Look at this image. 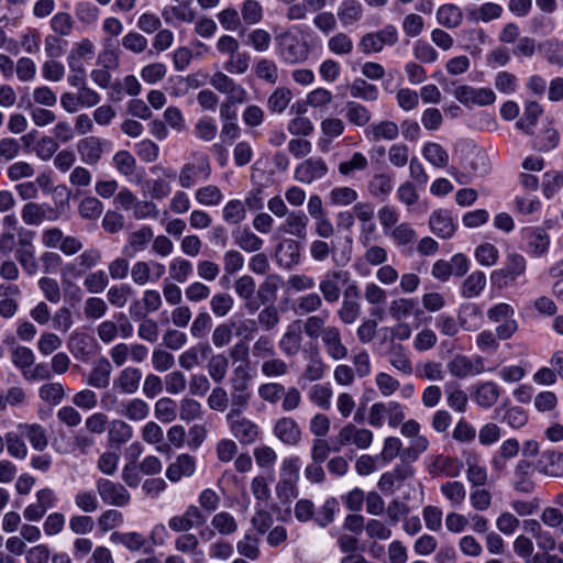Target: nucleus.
<instances>
[{
  "instance_id": "f257e3e1",
  "label": "nucleus",
  "mask_w": 563,
  "mask_h": 563,
  "mask_svg": "<svg viewBox=\"0 0 563 563\" xmlns=\"http://www.w3.org/2000/svg\"><path fill=\"white\" fill-rule=\"evenodd\" d=\"M278 55L285 63L299 64L309 58V44L290 32H283L276 36Z\"/></svg>"
},
{
  "instance_id": "f03ea898",
  "label": "nucleus",
  "mask_w": 563,
  "mask_h": 563,
  "mask_svg": "<svg viewBox=\"0 0 563 563\" xmlns=\"http://www.w3.org/2000/svg\"><path fill=\"white\" fill-rule=\"evenodd\" d=\"M59 219V210L48 203L30 201L21 208V220L25 225L40 227L44 222H56Z\"/></svg>"
},
{
  "instance_id": "7ed1b4c3",
  "label": "nucleus",
  "mask_w": 563,
  "mask_h": 563,
  "mask_svg": "<svg viewBox=\"0 0 563 563\" xmlns=\"http://www.w3.org/2000/svg\"><path fill=\"white\" fill-rule=\"evenodd\" d=\"M397 42L398 31L389 24L377 32L364 34L360 40L358 47L364 54L379 53L385 46H393Z\"/></svg>"
},
{
  "instance_id": "20e7f679",
  "label": "nucleus",
  "mask_w": 563,
  "mask_h": 563,
  "mask_svg": "<svg viewBox=\"0 0 563 563\" xmlns=\"http://www.w3.org/2000/svg\"><path fill=\"white\" fill-rule=\"evenodd\" d=\"M526 272V260L521 254L509 253L506 258L505 267L496 269L490 274V282L498 288H504L514 283Z\"/></svg>"
},
{
  "instance_id": "39448f33",
  "label": "nucleus",
  "mask_w": 563,
  "mask_h": 563,
  "mask_svg": "<svg viewBox=\"0 0 563 563\" xmlns=\"http://www.w3.org/2000/svg\"><path fill=\"white\" fill-rule=\"evenodd\" d=\"M373 439L374 434L371 430L366 428H358L354 423L350 422L340 429L335 438L338 446L333 450L339 451L342 446L349 444H354L361 450H366L371 446Z\"/></svg>"
},
{
  "instance_id": "423d86ee",
  "label": "nucleus",
  "mask_w": 563,
  "mask_h": 563,
  "mask_svg": "<svg viewBox=\"0 0 563 563\" xmlns=\"http://www.w3.org/2000/svg\"><path fill=\"white\" fill-rule=\"evenodd\" d=\"M350 280V274L345 271H328L319 282V290L322 300L328 303L336 302L341 297V286Z\"/></svg>"
},
{
  "instance_id": "0eeeda50",
  "label": "nucleus",
  "mask_w": 563,
  "mask_h": 563,
  "mask_svg": "<svg viewBox=\"0 0 563 563\" xmlns=\"http://www.w3.org/2000/svg\"><path fill=\"white\" fill-rule=\"evenodd\" d=\"M97 492L104 504L124 507L131 500V495L128 489L117 482L108 478H99L96 482Z\"/></svg>"
},
{
  "instance_id": "6e6552de",
  "label": "nucleus",
  "mask_w": 563,
  "mask_h": 563,
  "mask_svg": "<svg viewBox=\"0 0 563 563\" xmlns=\"http://www.w3.org/2000/svg\"><path fill=\"white\" fill-rule=\"evenodd\" d=\"M211 167L207 155H202L198 162L185 164L180 172L178 181L181 188H190L198 180H207L210 177Z\"/></svg>"
},
{
  "instance_id": "1a4fd4ad",
  "label": "nucleus",
  "mask_w": 563,
  "mask_h": 563,
  "mask_svg": "<svg viewBox=\"0 0 563 563\" xmlns=\"http://www.w3.org/2000/svg\"><path fill=\"white\" fill-rule=\"evenodd\" d=\"M210 85L219 92L227 96L225 101L244 103L247 100V92L244 87L236 84L231 77L222 71H217L210 78Z\"/></svg>"
},
{
  "instance_id": "9d476101",
  "label": "nucleus",
  "mask_w": 563,
  "mask_h": 563,
  "mask_svg": "<svg viewBox=\"0 0 563 563\" xmlns=\"http://www.w3.org/2000/svg\"><path fill=\"white\" fill-rule=\"evenodd\" d=\"M454 97L464 106L476 104L479 107L493 104L496 95L490 88H474L462 85L455 88Z\"/></svg>"
},
{
  "instance_id": "9b49d317",
  "label": "nucleus",
  "mask_w": 563,
  "mask_h": 563,
  "mask_svg": "<svg viewBox=\"0 0 563 563\" xmlns=\"http://www.w3.org/2000/svg\"><path fill=\"white\" fill-rule=\"evenodd\" d=\"M328 165L321 157H310L301 162L295 169L294 178L302 184H311L328 174Z\"/></svg>"
},
{
  "instance_id": "f8f14e48",
  "label": "nucleus",
  "mask_w": 563,
  "mask_h": 563,
  "mask_svg": "<svg viewBox=\"0 0 563 563\" xmlns=\"http://www.w3.org/2000/svg\"><path fill=\"white\" fill-rule=\"evenodd\" d=\"M227 421L230 426L232 435L241 444H252L258 438L260 428L252 420L243 416H238V418L227 417Z\"/></svg>"
},
{
  "instance_id": "ddd939ff",
  "label": "nucleus",
  "mask_w": 563,
  "mask_h": 563,
  "mask_svg": "<svg viewBox=\"0 0 563 563\" xmlns=\"http://www.w3.org/2000/svg\"><path fill=\"white\" fill-rule=\"evenodd\" d=\"M534 468L540 474L548 477H563V452L556 450H544L540 454Z\"/></svg>"
},
{
  "instance_id": "4468645a",
  "label": "nucleus",
  "mask_w": 563,
  "mask_h": 563,
  "mask_svg": "<svg viewBox=\"0 0 563 563\" xmlns=\"http://www.w3.org/2000/svg\"><path fill=\"white\" fill-rule=\"evenodd\" d=\"M463 470V462L457 457L443 454L435 455L428 464V472L432 477H457Z\"/></svg>"
},
{
  "instance_id": "2eb2a0df",
  "label": "nucleus",
  "mask_w": 563,
  "mask_h": 563,
  "mask_svg": "<svg viewBox=\"0 0 563 563\" xmlns=\"http://www.w3.org/2000/svg\"><path fill=\"white\" fill-rule=\"evenodd\" d=\"M511 485L515 490L531 494L536 489L532 464L526 460H519L514 468Z\"/></svg>"
},
{
  "instance_id": "dca6fc26",
  "label": "nucleus",
  "mask_w": 563,
  "mask_h": 563,
  "mask_svg": "<svg viewBox=\"0 0 563 563\" xmlns=\"http://www.w3.org/2000/svg\"><path fill=\"white\" fill-rule=\"evenodd\" d=\"M108 144L106 140L97 136H86L77 144V151L82 163L96 165L103 154V147Z\"/></svg>"
},
{
  "instance_id": "f3484780",
  "label": "nucleus",
  "mask_w": 563,
  "mask_h": 563,
  "mask_svg": "<svg viewBox=\"0 0 563 563\" xmlns=\"http://www.w3.org/2000/svg\"><path fill=\"white\" fill-rule=\"evenodd\" d=\"M320 340L331 360L341 361L347 356V346L343 343L341 330L336 325H330L328 332Z\"/></svg>"
},
{
  "instance_id": "a211bd4d",
  "label": "nucleus",
  "mask_w": 563,
  "mask_h": 563,
  "mask_svg": "<svg viewBox=\"0 0 563 563\" xmlns=\"http://www.w3.org/2000/svg\"><path fill=\"white\" fill-rule=\"evenodd\" d=\"M96 340L85 332H73L67 341L69 352L78 360H88L95 353Z\"/></svg>"
},
{
  "instance_id": "6ab92c4d",
  "label": "nucleus",
  "mask_w": 563,
  "mask_h": 563,
  "mask_svg": "<svg viewBox=\"0 0 563 563\" xmlns=\"http://www.w3.org/2000/svg\"><path fill=\"white\" fill-rule=\"evenodd\" d=\"M429 228L437 236L451 239L456 230V223L449 210L438 209L430 216Z\"/></svg>"
},
{
  "instance_id": "aec40b11",
  "label": "nucleus",
  "mask_w": 563,
  "mask_h": 563,
  "mask_svg": "<svg viewBox=\"0 0 563 563\" xmlns=\"http://www.w3.org/2000/svg\"><path fill=\"white\" fill-rule=\"evenodd\" d=\"M196 472V460L189 454H179L166 468V477L178 483L183 477H191Z\"/></svg>"
},
{
  "instance_id": "412c9836",
  "label": "nucleus",
  "mask_w": 563,
  "mask_h": 563,
  "mask_svg": "<svg viewBox=\"0 0 563 563\" xmlns=\"http://www.w3.org/2000/svg\"><path fill=\"white\" fill-rule=\"evenodd\" d=\"M275 437L287 445H296L301 439V430L295 419L290 417L279 418L274 426Z\"/></svg>"
},
{
  "instance_id": "4be33fe9",
  "label": "nucleus",
  "mask_w": 563,
  "mask_h": 563,
  "mask_svg": "<svg viewBox=\"0 0 563 563\" xmlns=\"http://www.w3.org/2000/svg\"><path fill=\"white\" fill-rule=\"evenodd\" d=\"M142 379V372L136 367H125L113 380V388L125 395H133L137 391Z\"/></svg>"
},
{
  "instance_id": "5701e85b",
  "label": "nucleus",
  "mask_w": 563,
  "mask_h": 563,
  "mask_svg": "<svg viewBox=\"0 0 563 563\" xmlns=\"http://www.w3.org/2000/svg\"><path fill=\"white\" fill-rule=\"evenodd\" d=\"M450 374L457 378L476 375L483 371V361L476 358L474 362L465 355H455L449 363Z\"/></svg>"
},
{
  "instance_id": "b1692460",
  "label": "nucleus",
  "mask_w": 563,
  "mask_h": 563,
  "mask_svg": "<svg viewBox=\"0 0 563 563\" xmlns=\"http://www.w3.org/2000/svg\"><path fill=\"white\" fill-rule=\"evenodd\" d=\"M301 245L298 241L286 239L276 247V258L279 265L291 268L300 262Z\"/></svg>"
},
{
  "instance_id": "393cba45",
  "label": "nucleus",
  "mask_w": 563,
  "mask_h": 563,
  "mask_svg": "<svg viewBox=\"0 0 563 563\" xmlns=\"http://www.w3.org/2000/svg\"><path fill=\"white\" fill-rule=\"evenodd\" d=\"M111 373L112 365L110 361L102 356L93 362L87 384L98 389L107 388L110 384Z\"/></svg>"
},
{
  "instance_id": "a878e982",
  "label": "nucleus",
  "mask_w": 563,
  "mask_h": 563,
  "mask_svg": "<svg viewBox=\"0 0 563 563\" xmlns=\"http://www.w3.org/2000/svg\"><path fill=\"white\" fill-rule=\"evenodd\" d=\"M21 295L20 287L18 285H0V317L4 319L13 318L19 310V302L14 297Z\"/></svg>"
},
{
  "instance_id": "bb28decb",
  "label": "nucleus",
  "mask_w": 563,
  "mask_h": 563,
  "mask_svg": "<svg viewBox=\"0 0 563 563\" xmlns=\"http://www.w3.org/2000/svg\"><path fill=\"white\" fill-rule=\"evenodd\" d=\"M308 216L301 211H290L283 223V231L299 240H306L308 235Z\"/></svg>"
},
{
  "instance_id": "cd10ccee",
  "label": "nucleus",
  "mask_w": 563,
  "mask_h": 563,
  "mask_svg": "<svg viewBox=\"0 0 563 563\" xmlns=\"http://www.w3.org/2000/svg\"><path fill=\"white\" fill-rule=\"evenodd\" d=\"M153 238L154 232L151 227H141L129 234L128 242L123 247V253L133 256L135 253L144 251Z\"/></svg>"
},
{
  "instance_id": "c85d7f7f",
  "label": "nucleus",
  "mask_w": 563,
  "mask_h": 563,
  "mask_svg": "<svg viewBox=\"0 0 563 563\" xmlns=\"http://www.w3.org/2000/svg\"><path fill=\"white\" fill-rule=\"evenodd\" d=\"M394 188V176L388 173H378L367 183L368 194L382 201H385L391 194Z\"/></svg>"
},
{
  "instance_id": "c756f323",
  "label": "nucleus",
  "mask_w": 563,
  "mask_h": 563,
  "mask_svg": "<svg viewBox=\"0 0 563 563\" xmlns=\"http://www.w3.org/2000/svg\"><path fill=\"white\" fill-rule=\"evenodd\" d=\"M413 474L412 466L408 464L397 465L393 471L386 472L380 476L378 488L383 492H391L396 483L411 478Z\"/></svg>"
},
{
  "instance_id": "7c9ffc66",
  "label": "nucleus",
  "mask_w": 563,
  "mask_h": 563,
  "mask_svg": "<svg viewBox=\"0 0 563 563\" xmlns=\"http://www.w3.org/2000/svg\"><path fill=\"white\" fill-rule=\"evenodd\" d=\"M528 252L536 257L543 255L550 245V236L542 228L530 229L526 232Z\"/></svg>"
},
{
  "instance_id": "2f4dec72",
  "label": "nucleus",
  "mask_w": 563,
  "mask_h": 563,
  "mask_svg": "<svg viewBox=\"0 0 563 563\" xmlns=\"http://www.w3.org/2000/svg\"><path fill=\"white\" fill-rule=\"evenodd\" d=\"M399 134V128L398 125L388 120L380 121L378 123H374L369 125L365 130V135L369 141H380V140H387L393 141L397 139Z\"/></svg>"
},
{
  "instance_id": "473e14b6",
  "label": "nucleus",
  "mask_w": 563,
  "mask_h": 563,
  "mask_svg": "<svg viewBox=\"0 0 563 563\" xmlns=\"http://www.w3.org/2000/svg\"><path fill=\"white\" fill-rule=\"evenodd\" d=\"M101 261V252L96 249H88L84 251L75 263L68 264L66 269L74 273L75 276H80L85 272L96 267Z\"/></svg>"
},
{
  "instance_id": "72a5a7b5",
  "label": "nucleus",
  "mask_w": 563,
  "mask_h": 563,
  "mask_svg": "<svg viewBox=\"0 0 563 563\" xmlns=\"http://www.w3.org/2000/svg\"><path fill=\"white\" fill-rule=\"evenodd\" d=\"M177 2L176 5L165 7L162 11V16L167 23L173 22L174 20H179L184 22H191L195 18V12L191 9L192 0H175Z\"/></svg>"
},
{
  "instance_id": "f704fd0d",
  "label": "nucleus",
  "mask_w": 563,
  "mask_h": 563,
  "mask_svg": "<svg viewBox=\"0 0 563 563\" xmlns=\"http://www.w3.org/2000/svg\"><path fill=\"white\" fill-rule=\"evenodd\" d=\"M150 407L146 401L141 398H133L121 404L118 413L130 421H142L147 418Z\"/></svg>"
},
{
  "instance_id": "c9c22d12",
  "label": "nucleus",
  "mask_w": 563,
  "mask_h": 563,
  "mask_svg": "<svg viewBox=\"0 0 563 563\" xmlns=\"http://www.w3.org/2000/svg\"><path fill=\"white\" fill-rule=\"evenodd\" d=\"M329 311L309 316L303 322L305 334L311 340L321 339L330 328L327 325Z\"/></svg>"
},
{
  "instance_id": "e433bc0d",
  "label": "nucleus",
  "mask_w": 563,
  "mask_h": 563,
  "mask_svg": "<svg viewBox=\"0 0 563 563\" xmlns=\"http://www.w3.org/2000/svg\"><path fill=\"white\" fill-rule=\"evenodd\" d=\"M211 352V347L209 344L207 343H199L188 350H186L185 352H183L179 357H178V362H179V365L189 371L191 368H194L195 366H197L201 360H203L205 357H207Z\"/></svg>"
},
{
  "instance_id": "4c0bfd02",
  "label": "nucleus",
  "mask_w": 563,
  "mask_h": 563,
  "mask_svg": "<svg viewBox=\"0 0 563 563\" xmlns=\"http://www.w3.org/2000/svg\"><path fill=\"white\" fill-rule=\"evenodd\" d=\"M437 21L444 27L455 29L460 26L463 21V12L455 4H442L437 10Z\"/></svg>"
},
{
  "instance_id": "58836bf2",
  "label": "nucleus",
  "mask_w": 563,
  "mask_h": 563,
  "mask_svg": "<svg viewBox=\"0 0 563 563\" xmlns=\"http://www.w3.org/2000/svg\"><path fill=\"white\" fill-rule=\"evenodd\" d=\"M19 430L22 431L24 437H26L34 450L44 451L47 448V434L41 424H20Z\"/></svg>"
},
{
  "instance_id": "ea45409f",
  "label": "nucleus",
  "mask_w": 563,
  "mask_h": 563,
  "mask_svg": "<svg viewBox=\"0 0 563 563\" xmlns=\"http://www.w3.org/2000/svg\"><path fill=\"white\" fill-rule=\"evenodd\" d=\"M486 275L483 272H473L461 286L462 297L470 299L479 296L486 287Z\"/></svg>"
},
{
  "instance_id": "a19ab883",
  "label": "nucleus",
  "mask_w": 563,
  "mask_h": 563,
  "mask_svg": "<svg viewBox=\"0 0 563 563\" xmlns=\"http://www.w3.org/2000/svg\"><path fill=\"white\" fill-rule=\"evenodd\" d=\"M440 492L454 508L462 506L466 498V488L464 484L459 481L443 483L440 486Z\"/></svg>"
},
{
  "instance_id": "79ce46f5",
  "label": "nucleus",
  "mask_w": 563,
  "mask_h": 563,
  "mask_svg": "<svg viewBox=\"0 0 563 563\" xmlns=\"http://www.w3.org/2000/svg\"><path fill=\"white\" fill-rule=\"evenodd\" d=\"M322 305V297L318 292L312 291L298 297L295 301L294 310L300 316L311 314L319 311Z\"/></svg>"
},
{
  "instance_id": "37998d69",
  "label": "nucleus",
  "mask_w": 563,
  "mask_h": 563,
  "mask_svg": "<svg viewBox=\"0 0 563 563\" xmlns=\"http://www.w3.org/2000/svg\"><path fill=\"white\" fill-rule=\"evenodd\" d=\"M501 13V5L493 2H486L483 3L479 8L470 9L467 11V18L474 22H489L492 20L499 19Z\"/></svg>"
},
{
  "instance_id": "c03bdc74",
  "label": "nucleus",
  "mask_w": 563,
  "mask_h": 563,
  "mask_svg": "<svg viewBox=\"0 0 563 563\" xmlns=\"http://www.w3.org/2000/svg\"><path fill=\"white\" fill-rule=\"evenodd\" d=\"M499 398V387L493 382H486L477 386L474 395L476 404L484 408H489Z\"/></svg>"
},
{
  "instance_id": "a18cd8bd",
  "label": "nucleus",
  "mask_w": 563,
  "mask_h": 563,
  "mask_svg": "<svg viewBox=\"0 0 563 563\" xmlns=\"http://www.w3.org/2000/svg\"><path fill=\"white\" fill-rule=\"evenodd\" d=\"M338 16L343 25L354 24L363 16L362 4L356 0H344L338 9Z\"/></svg>"
},
{
  "instance_id": "49530a36",
  "label": "nucleus",
  "mask_w": 563,
  "mask_h": 563,
  "mask_svg": "<svg viewBox=\"0 0 563 563\" xmlns=\"http://www.w3.org/2000/svg\"><path fill=\"white\" fill-rule=\"evenodd\" d=\"M345 118L355 126H365L372 119L371 111L361 103L349 101L345 106Z\"/></svg>"
},
{
  "instance_id": "de8ad7c7",
  "label": "nucleus",
  "mask_w": 563,
  "mask_h": 563,
  "mask_svg": "<svg viewBox=\"0 0 563 563\" xmlns=\"http://www.w3.org/2000/svg\"><path fill=\"white\" fill-rule=\"evenodd\" d=\"M234 243L245 252H257L263 247L264 241L249 228H244L233 234Z\"/></svg>"
},
{
  "instance_id": "09e8293b",
  "label": "nucleus",
  "mask_w": 563,
  "mask_h": 563,
  "mask_svg": "<svg viewBox=\"0 0 563 563\" xmlns=\"http://www.w3.org/2000/svg\"><path fill=\"white\" fill-rule=\"evenodd\" d=\"M397 246H409L417 241V233L411 224L401 222L387 234Z\"/></svg>"
},
{
  "instance_id": "8fccbe9b",
  "label": "nucleus",
  "mask_w": 563,
  "mask_h": 563,
  "mask_svg": "<svg viewBox=\"0 0 563 563\" xmlns=\"http://www.w3.org/2000/svg\"><path fill=\"white\" fill-rule=\"evenodd\" d=\"M422 155L434 167L443 168L449 164V154L439 143L424 144Z\"/></svg>"
},
{
  "instance_id": "3c124183",
  "label": "nucleus",
  "mask_w": 563,
  "mask_h": 563,
  "mask_svg": "<svg viewBox=\"0 0 563 563\" xmlns=\"http://www.w3.org/2000/svg\"><path fill=\"white\" fill-rule=\"evenodd\" d=\"M301 334L295 329L288 328V330L282 335L278 346L282 353L286 356H295L301 349Z\"/></svg>"
},
{
  "instance_id": "603ef678",
  "label": "nucleus",
  "mask_w": 563,
  "mask_h": 563,
  "mask_svg": "<svg viewBox=\"0 0 563 563\" xmlns=\"http://www.w3.org/2000/svg\"><path fill=\"white\" fill-rule=\"evenodd\" d=\"M14 257L27 276H34L40 269L37 258L33 249L18 247Z\"/></svg>"
},
{
  "instance_id": "864d4df0",
  "label": "nucleus",
  "mask_w": 563,
  "mask_h": 563,
  "mask_svg": "<svg viewBox=\"0 0 563 563\" xmlns=\"http://www.w3.org/2000/svg\"><path fill=\"white\" fill-rule=\"evenodd\" d=\"M542 112V107L538 102H528L525 107L523 117L517 122V128L525 131L527 134H531Z\"/></svg>"
},
{
  "instance_id": "5fc2aeb1",
  "label": "nucleus",
  "mask_w": 563,
  "mask_h": 563,
  "mask_svg": "<svg viewBox=\"0 0 563 563\" xmlns=\"http://www.w3.org/2000/svg\"><path fill=\"white\" fill-rule=\"evenodd\" d=\"M178 405L168 397H163L155 402L154 415L163 423H169L177 417Z\"/></svg>"
},
{
  "instance_id": "6e6d98bb",
  "label": "nucleus",
  "mask_w": 563,
  "mask_h": 563,
  "mask_svg": "<svg viewBox=\"0 0 563 563\" xmlns=\"http://www.w3.org/2000/svg\"><path fill=\"white\" fill-rule=\"evenodd\" d=\"M260 539L253 532H246L243 538L238 541V553L249 560H257L260 556Z\"/></svg>"
},
{
  "instance_id": "4d7b16f0",
  "label": "nucleus",
  "mask_w": 563,
  "mask_h": 563,
  "mask_svg": "<svg viewBox=\"0 0 563 563\" xmlns=\"http://www.w3.org/2000/svg\"><path fill=\"white\" fill-rule=\"evenodd\" d=\"M358 195L355 189L351 187H335L329 195L328 200L331 206L334 207H346L355 202Z\"/></svg>"
},
{
  "instance_id": "13d9d810",
  "label": "nucleus",
  "mask_w": 563,
  "mask_h": 563,
  "mask_svg": "<svg viewBox=\"0 0 563 563\" xmlns=\"http://www.w3.org/2000/svg\"><path fill=\"white\" fill-rule=\"evenodd\" d=\"M368 167L367 157L361 152H354L350 159L339 164L338 170L344 177H350L354 172H363Z\"/></svg>"
},
{
  "instance_id": "bf43d9fd",
  "label": "nucleus",
  "mask_w": 563,
  "mask_h": 563,
  "mask_svg": "<svg viewBox=\"0 0 563 563\" xmlns=\"http://www.w3.org/2000/svg\"><path fill=\"white\" fill-rule=\"evenodd\" d=\"M222 218L229 224H239L246 218L245 203L239 199H232L225 203Z\"/></svg>"
},
{
  "instance_id": "052dcab7",
  "label": "nucleus",
  "mask_w": 563,
  "mask_h": 563,
  "mask_svg": "<svg viewBox=\"0 0 563 563\" xmlns=\"http://www.w3.org/2000/svg\"><path fill=\"white\" fill-rule=\"evenodd\" d=\"M37 286L48 302L57 305L62 300V289L57 279L43 276L38 279Z\"/></svg>"
},
{
  "instance_id": "680f3d73",
  "label": "nucleus",
  "mask_w": 563,
  "mask_h": 563,
  "mask_svg": "<svg viewBox=\"0 0 563 563\" xmlns=\"http://www.w3.org/2000/svg\"><path fill=\"white\" fill-rule=\"evenodd\" d=\"M278 282V276L269 275L260 285L257 290V299L261 305H273V302L276 300L277 291L279 288Z\"/></svg>"
},
{
  "instance_id": "e2e57ef3",
  "label": "nucleus",
  "mask_w": 563,
  "mask_h": 563,
  "mask_svg": "<svg viewBox=\"0 0 563 563\" xmlns=\"http://www.w3.org/2000/svg\"><path fill=\"white\" fill-rule=\"evenodd\" d=\"M109 310L108 303L101 297H88L84 302V316L87 320H99Z\"/></svg>"
},
{
  "instance_id": "0e129e2a",
  "label": "nucleus",
  "mask_w": 563,
  "mask_h": 563,
  "mask_svg": "<svg viewBox=\"0 0 563 563\" xmlns=\"http://www.w3.org/2000/svg\"><path fill=\"white\" fill-rule=\"evenodd\" d=\"M192 264L183 257L174 258L169 264V275L173 280L184 284L192 275Z\"/></svg>"
},
{
  "instance_id": "69168bd1",
  "label": "nucleus",
  "mask_w": 563,
  "mask_h": 563,
  "mask_svg": "<svg viewBox=\"0 0 563 563\" xmlns=\"http://www.w3.org/2000/svg\"><path fill=\"white\" fill-rule=\"evenodd\" d=\"M332 389L328 385L314 384L308 391L309 400L321 409L328 410L331 406Z\"/></svg>"
},
{
  "instance_id": "338daca9",
  "label": "nucleus",
  "mask_w": 563,
  "mask_h": 563,
  "mask_svg": "<svg viewBox=\"0 0 563 563\" xmlns=\"http://www.w3.org/2000/svg\"><path fill=\"white\" fill-rule=\"evenodd\" d=\"M254 73L257 78L265 80L268 84H276L278 80V67L277 64L268 58H261L254 65Z\"/></svg>"
},
{
  "instance_id": "774afa93",
  "label": "nucleus",
  "mask_w": 563,
  "mask_h": 563,
  "mask_svg": "<svg viewBox=\"0 0 563 563\" xmlns=\"http://www.w3.org/2000/svg\"><path fill=\"white\" fill-rule=\"evenodd\" d=\"M132 294L133 289L129 284L113 285L107 291V300L115 308H123Z\"/></svg>"
}]
</instances>
